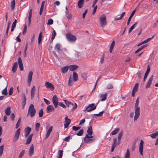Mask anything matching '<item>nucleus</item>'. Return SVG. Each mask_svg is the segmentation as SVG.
<instances>
[{
  "mask_svg": "<svg viewBox=\"0 0 158 158\" xmlns=\"http://www.w3.org/2000/svg\"><path fill=\"white\" fill-rule=\"evenodd\" d=\"M13 88L11 87L10 88V89L9 90V92H8L9 95H10L13 94Z\"/></svg>",
  "mask_w": 158,
  "mask_h": 158,
  "instance_id": "59",
  "label": "nucleus"
},
{
  "mask_svg": "<svg viewBox=\"0 0 158 158\" xmlns=\"http://www.w3.org/2000/svg\"><path fill=\"white\" fill-rule=\"evenodd\" d=\"M158 135V131H156L154 133L150 135V137L152 139L156 138Z\"/></svg>",
  "mask_w": 158,
  "mask_h": 158,
  "instance_id": "35",
  "label": "nucleus"
},
{
  "mask_svg": "<svg viewBox=\"0 0 158 158\" xmlns=\"http://www.w3.org/2000/svg\"><path fill=\"white\" fill-rule=\"evenodd\" d=\"M78 79L77 74L75 72H74L73 74V80L74 81H77Z\"/></svg>",
  "mask_w": 158,
  "mask_h": 158,
  "instance_id": "30",
  "label": "nucleus"
},
{
  "mask_svg": "<svg viewBox=\"0 0 158 158\" xmlns=\"http://www.w3.org/2000/svg\"><path fill=\"white\" fill-rule=\"evenodd\" d=\"M154 36H153L152 37L148 38L147 39L144 40L142 42L139 44L138 45V46H139L143 44L148 43L149 41L151 40L153 37Z\"/></svg>",
  "mask_w": 158,
  "mask_h": 158,
  "instance_id": "20",
  "label": "nucleus"
},
{
  "mask_svg": "<svg viewBox=\"0 0 158 158\" xmlns=\"http://www.w3.org/2000/svg\"><path fill=\"white\" fill-rule=\"evenodd\" d=\"M65 121L64 122V126L65 128H67L71 123V120L68 118V116H66L65 118Z\"/></svg>",
  "mask_w": 158,
  "mask_h": 158,
  "instance_id": "9",
  "label": "nucleus"
},
{
  "mask_svg": "<svg viewBox=\"0 0 158 158\" xmlns=\"http://www.w3.org/2000/svg\"><path fill=\"white\" fill-rule=\"evenodd\" d=\"M137 23L135 22V23L132 25V26L130 27V29L129 30V33H130L132 31L135 29L137 25Z\"/></svg>",
  "mask_w": 158,
  "mask_h": 158,
  "instance_id": "31",
  "label": "nucleus"
},
{
  "mask_svg": "<svg viewBox=\"0 0 158 158\" xmlns=\"http://www.w3.org/2000/svg\"><path fill=\"white\" fill-rule=\"evenodd\" d=\"M58 104L59 106H61L63 108H65L66 107V106H65V105L63 102H59Z\"/></svg>",
  "mask_w": 158,
  "mask_h": 158,
  "instance_id": "56",
  "label": "nucleus"
},
{
  "mask_svg": "<svg viewBox=\"0 0 158 158\" xmlns=\"http://www.w3.org/2000/svg\"><path fill=\"white\" fill-rule=\"evenodd\" d=\"M34 146L33 144L31 145L29 151V155L30 156L32 155L34 153Z\"/></svg>",
  "mask_w": 158,
  "mask_h": 158,
  "instance_id": "18",
  "label": "nucleus"
},
{
  "mask_svg": "<svg viewBox=\"0 0 158 158\" xmlns=\"http://www.w3.org/2000/svg\"><path fill=\"white\" fill-rule=\"evenodd\" d=\"M31 130V128L29 127H27L26 128L25 130L24 135L26 137H27L29 134H30Z\"/></svg>",
  "mask_w": 158,
  "mask_h": 158,
  "instance_id": "13",
  "label": "nucleus"
},
{
  "mask_svg": "<svg viewBox=\"0 0 158 158\" xmlns=\"http://www.w3.org/2000/svg\"><path fill=\"white\" fill-rule=\"evenodd\" d=\"M11 108L10 106L8 107L5 110V113L7 115H9L11 113Z\"/></svg>",
  "mask_w": 158,
  "mask_h": 158,
  "instance_id": "26",
  "label": "nucleus"
},
{
  "mask_svg": "<svg viewBox=\"0 0 158 158\" xmlns=\"http://www.w3.org/2000/svg\"><path fill=\"white\" fill-rule=\"evenodd\" d=\"M52 127L51 126L50 127L49 129L48 130V131H47L46 135V138H47L49 136V135L52 132Z\"/></svg>",
  "mask_w": 158,
  "mask_h": 158,
  "instance_id": "33",
  "label": "nucleus"
},
{
  "mask_svg": "<svg viewBox=\"0 0 158 158\" xmlns=\"http://www.w3.org/2000/svg\"><path fill=\"white\" fill-rule=\"evenodd\" d=\"M113 88V86L111 84H108L107 87L106 88V89H112Z\"/></svg>",
  "mask_w": 158,
  "mask_h": 158,
  "instance_id": "47",
  "label": "nucleus"
},
{
  "mask_svg": "<svg viewBox=\"0 0 158 158\" xmlns=\"http://www.w3.org/2000/svg\"><path fill=\"white\" fill-rule=\"evenodd\" d=\"M123 135V132L122 131H121L119 133L118 139H120Z\"/></svg>",
  "mask_w": 158,
  "mask_h": 158,
  "instance_id": "55",
  "label": "nucleus"
},
{
  "mask_svg": "<svg viewBox=\"0 0 158 158\" xmlns=\"http://www.w3.org/2000/svg\"><path fill=\"white\" fill-rule=\"evenodd\" d=\"M150 68L149 65H148V67L147 69V71H146L145 73L144 76L143 78V81H145V80L147 78V77L150 72Z\"/></svg>",
  "mask_w": 158,
  "mask_h": 158,
  "instance_id": "17",
  "label": "nucleus"
},
{
  "mask_svg": "<svg viewBox=\"0 0 158 158\" xmlns=\"http://www.w3.org/2000/svg\"><path fill=\"white\" fill-rule=\"evenodd\" d=\"M60 45L59 44H57L55 47L54 49L57 52H59L61 50L60 49Z\"/></svg>",
  "mask_w": 158,
  "mask_h": 158,
  "instance_id": "24",
  "label": "nucleus"
},
{
  "mask_svg": "<svg viewBox=\"0 0 158 158\" xmlns=\"http://www.w3.org/2000/svg\"><path fill=\"white\" fill-rule=\"evenodd\" d=\"M63 152L62 150H59L58 152V158H62V156L63 155Z\"/></svg>",
  "mask_w": 158,
  "mask_h": 158,
  "instance_id": "40",
  "label": "nucleus"
},
{
  "mask_svg": "<svg viewBox=\"0 0 158 158\" xmlns=\"http://www.w3.org/2000/svg\"><path fill=\"white\" fill-rule=\"evenodd\" d=\"M93 136H91L89 135L88 134H86L85 137L84 138V141H85L87 140L88 139H89L91 138H92Z\"/></svg>",
  "mask_w": 158,
  "mask_h": 158,
  "instance_id": "44",
  "label": "nucleus"
},
{
  "mask_svg": "<svg viewBox=\"0 0 158 158\" xmlns=\"http://www.w3.org/2000/svg\"><path fill=\"white\" fill-rule=\"evenodd\" d=\"M97 5L95 6L94 7V9H93V11L92 12V14L94 15L96 11V10H97Z\"/></svg>",
  "mask_w": 158,
  "mask_h": 158,
  "instance_id": "64",
  "label": "nucleus"
},
{
  "mask_svg": "<svg viewBox=\"0 0 158 158\" xmlns=\"http://www.w3.org/2000/svg\"><path fill=\"white\" fill-rule=\"evenodd\" d=\"M135 11V10H134L132 12L130 16L129 17V18L128 20V21L127 22V25H128L129 24L131 19L132 18V17L134 15V14Z\"/></svg>",
  "mask_w": 158,
  "mask_h": 158,
  "instance_id": "25",
  "label": "nucleus"
},
{
  "mask_svg": "<svg viewBox=\"0 0 158 158\" xmlns=\"http://www.w3.org/2000/svg\"><path fill=\"white\" fill-rule=\"evenodd\" d=\"M15 6V0L12 1L11 3V9L13 10H14Z\"/></svg>",
  "mask_w": 158,
  "mask_h": 158,
  "instance_id": "36",
  "label": "nucleus"
},
{
  "mask_svg": "<svg viewBox=\"0 0 158 158\" xmlns=\"http://www.w3.org/2000/svg\"><path fill=\"white\" fill-rule=\"evenodd\" d=\"M153 76L151 77L149 79L147 84L146 86V87L147 88L149 87L152 84V81L153 80Z\"/></svg>",
  "mask_w": 158,
  "mask_h": 158,
  "instance_id": "22",
  "label": "nucleus"
},
{
  "mask_svg": "<svg viewBox=\"0 0 158 158\" xmlns=\"http://www.w3.org/2000/svg\"><path fill=\"white\" fill-rule=\"evenodd\" d=\"M100 25L102 27H104L106 25V17L105 14L102 15L99 18Z\"/></svg>",
  "mask_w": 158,
  "mask_h": 158,
  "instance_id": "3",
  "label": "nucleus"
},
{
  "mask_svg": "<svg viewBox=\"0 0 158 158\" xmlns=\"http://www.w3.org/2000/svg\"><path fill=\"white\" fill-rule=\"evenodd\" d=\"M64 101L66 105L68 107H72V109L71 110L73 111L77 107V105L76 103H73L69 102L68 101L64 100Z\"/></svg>",
  "mask_w": 158,
  "mask_h": 158,
  "instance_id": "5",
  "label": "nucleus"
},
{
  "mask_svg": "<svg viewBox=\"0 0 158 158\" xmlns=\"http://www.w3.org/2000/svg\"><path fill=\"white\" fill-rule=\"evenodd\" d=\"M69 68L68 66H65L61 68V70L63 73H65L68 71Z\"/></svg>",
  "mask_w": 158,
  "mask_h": 158,
  "instance_id": "23",
  "label": "nucleus"
},
{
  "mask_svg": "<svg viewBox=\"0 0 158 158\" xmlns=\"http://www.w3.org/2000/svg\"><path fill=\"white\" fill-rule=\"evenodd\" d=\"M80 127H76L75 126H73L72 127V129L74 131H78L81 128Z\"/></svg>",
  "mask_w": 158,
  "mask_h": 158,
  "instance_id": "52",
  "label": "nucleus"
},
{
  "mask_svg": "<svg viewBox=\"0 0 158 158\" xmlns=\"http://www.w3.org/2000/svg\"><path fill=\"white\" fill-rule=\"evenodd\" d=\"M44 100L45 102L47 104V105H49L50 104V102L47 100V99L45 98H44Z\"/></svg>",
  "mask_w": 158,
  "mask_h": 158,
  "instance_id": "62",
  "label": "nucleus"
},
{
  "mask_svg": "<svg viewBox=\"0 0 158 158\" xmlns=\"http://www.w3.org/2000/svg\"><path fill=\"white\" fill-rule=\"evenodd\" d=\"M72 84L73 81L71 79V77H70L69 80L68 85L69 86H71L72 85Z\"/></svg>",
  "mask_w": 158,
  "mask_h": 158,
  "instance_id": "60",
  "label": "nucleus"
},
{
  "mask_svg": "<svg viewBox=\"0 0 158 158\" xmlns=\"http://www.w3.org/2000/svg\"><path fill=\"white\" fill-rule=\"evenodd\" d=\"M27 27L26 25H25L24 27V29L23 32V34L24 35L26 33L27 31Z\"/></svg>",
  "mask_w": 158,
  "mask_h": 158,
  "instance_id": "61",
  "label": "nucleus"
},
{
  "mask_svg": "<svg viewBox=\"0 0 158 158\" xmlns=\"http://www.w3.org/2000/svg\"><path fill=\"white\" fill-rule=\"evenodd\" d=\"M97 106H95L94 103L89 104L87 106L85 107V110L87 112H90L95 110Z\"/></svg>",
  "mask_w": 158,
  "mask_h": 158,
  "instance_id": "6",
  "label": "nucleus"
},
{
  "mask_svg": "<svg viewBox=\"0 0 158 158\" xmlns=\"http://www.w3.org/2000/svg\"><path fill=\"white\" fill-rule=\"evenodd\" d=\"M40 126V124L39 123H37L35 125V130L38 131L39 130V128Z\"/></svg>",
  "mask_w": 158,
  "mask_h": 158,
  "instance_id": "57",
  "label": "nucleus"
},
{
  "mask_svg": "<svg viewBox=\"0 0 158 158\" xmlns=\"http://www.w3.org/2000/svg\"><path fill=\"white\" fill-rule=\"evenodd\" d=\"M31 140L32 139L28 137L27 139L25 144L27 145L29 144L31 142Z\"/></svg>",
  "mask_w": 158,
  "mask_h": 158,
  "instance_id": "46",
  "label": "nucleus"
},
{
  "mask_svg": "<svg viewBox=\"0 0 158 158\" xmlns=\"http://www.w3.org/2000/svg\"><path fill=\"white\" fill-rule=\"evenodd\" d=\"M23 99L22 102V108L23 109L24 108L25 105L26 104V98L25 95H23Z\"/></svg>",
  "mask_w": 158,
  "mask_h": 158,
  "instance_id": "29",
  "label": "nucleus"
},
{
  "mask_svg": "<svg viewBox=\"0 0 158 158\" xmlns=\"http://www.w3.org/2000/svg\"><path fill=\"white\" fill-rule=\"evenodd\" d=\"M117 139L116 138H114V142L113 143V144L112 146H114V147H116L117 146Z\"/></svg>",
  "mask_w": 158,
  "mask_h": 158,
  "instance_id": "58",
  "label": "nucleus"
},
{
  "mask_svg": "<svg viewBox=\"0 0 158 158\" xmlns=\"http://www.w3.org/2000/svg\"><path fill=\"white\" fill-rule=\"evenodd\" d=\"M115 44V41L114 40H113L112 42L110 48V52L111 53L113 51V49L114 46V45Z\"/></svg>",
  "mask_w": 158,
  "mask_h": 158,
  "instance_id": "34",
  "label": "nucleus"
},
{
  "mask_svg": "<svg viewBox=\"0 0 158 158\" xmlns=\"http://www.w3.org/2000/svg\"><path fill=\"white\" fill-rule=\"evenodd\" d=\"M144 142L142 140H141L139 146V151L140 154L142 156H143V145Z\"/></svg>",
  "mask_w": 158,
  "mask_h": 158,
  "instance_id": "7",
  "label": "nucleus"
},
{
  "mask_svg": "<svg viewBox=\"0 0 158 158\" xmlns=\"http://www.w3.org/2000/svg\"><path fill=\"white\" fill-rule=\"evenodd\" d=\"M84 132L83 130L82 129H81L78 132H77L76 135L78 136H81L82 135Z\"/></svg>",
  "mask_w": 158,
  "mask_h": 158,
  "instance_id": "45",
  "label": "nucleus"
},
{
  "mask_svg": "<svg viewBox=\"0 0 158 158\" xmlns=\"http://www.w3.org/2000/svg\"><path fill=\"white\" fill-rule=\"evenodd\" d=\"M21 122V118H19V120L18 121V122L16 123L15 128H17L19 127L20 123Z\"/></svg>",
  "mask_w": 158,
  "mask_h": 158,
  "instance_id": "49",
  "label": "nucleus"
},
{
  "mask_svg": "<svg viewBox=\"0 0 158 158\" xmlns=\"http://www.w3.org/2000/svg\"><path fill=\"white\" fill-rule=\"evenodd\" d=\"M25 153V151L24 150H22L20 153L19 158H22Z\"/></svg>",
  "mask_w": 158,
  "mask_h": 158,
  "instance_id": "51",
  "label": "nucleus"
},
{
  "mask_svg": "<svg viewBox=\"0 0 158 158\" xmlns=\"http://www.w3.org/2000/svg\"><path fill=\"white\" fill-rule=\"evenodd\" d=\"M2 94L5 95H7V89L6 87L2 91Z\"/></svg>",
  "mask_w": 158,
  "mask_h": 158,
  "instance_id": "48",
  "label": "nucleus"
},
{
  "mask_svg": "<svg viewBox=\"0 0 158 158\" xmlns=\"http://www.w3.org/2000/svg\"><path fill=\"white\" fill-rule=\"evenodd\" d=\"M43 114V111L42 109L40 110L39 112V115L40 117H42Z\"/></svg>",
  "mask_w": 158,
  "mask_h": 158,
  "instance_id": "54",
  "label": "nucleus"
},
{
  "mask_svg": "<svg viewBox=\"0 0 158 158\" xmlns=\"http://www.w3.org/2000/svg\"><path fill=\"white\" fill-rule=\"evenodd\" d=\"M52 101L54 107L56 108L58 105L59 103L57 98L56 95H54L53 96L52 98Z\"/></svg>",
  "mask_w": 158,
  "mask_h": 158,
  "instance_id": "8",
  "label": "nucleus"
},
{
  "mask_svg": "<svg viewBox=\"0 0 158 158\" xmlns=\"http://www.w3.org/2000/svg\"><path fill=\"white\" fill-rule=\"evenodd\" d=\"M4 145H2L0 146V156H1L3 153L4 149Z\"/></svg>",
  "mask_w": 158,
  "mask_h": 158,
  "instance_id": "41",
  "label": "nucleus"
},
{
  "mask_svg": "<svg viewBox=\"0 0 158 158\" xmlns=\"http://www.w3.org/2000/svg\"><path fill=\"white\" fill-rule=\"evenodd\" d=\"M66 37L68 40L70 42H74L77 39L76 36L72 35L69 33H68L66 34Z\"/></svg>",
  "mask_w": 158,
  "mask_h": 158,
  "instance_id": "4",
  "label": "nucleus"
},
{
  "mask_svg": "<svg viewBox=\"0 0 158 158\" xmlns=\"http://www.w3.org/2000/svg\"><path fill=\"white\" fill-rule=\"evenodd\" d=\"M45 85L47 88H50L52 90L54 89V87L53 85L50 82H46L45 83Z\"/></svg>",
  "mask_w": 158,
  "mask_h": 158,
  "instance_id": "11",
  "label": "nucleus"
},
{
  "mask_svg": "<svg viewBox=\"0 0 158 158\" xmlns=\"http://www.w3.org/2000/svg\"><path fill=\"white\" fill-rule=\"evenodd\" d=\"M53 21L52 19H50L48 20V24L49 25H51L53 24Z\"/></svg>",
  "mask_w": 158,
  "mask_h": 158,
  "instance_id": "53",
  "label": "nucleus"
},
{
  "mask_svg": "<svg viewBox=\"0 0 158 158\" xmlns=\"http://www.w3.org/2000/svg\"><path fill=\"white\" fill-rule=\"evenodd\" d=\"M78 68V66L76 65H70L69 66V69L70 71H73L77 69Z\"/></svg>",
  "mask_w": 158,
  "mask_h": 158,
  "instance_id": "21",
  "label": "nucleus"
},
{
  "mask_svg": "<svg viewBox=\"0 0 158 158\" xmlns=\"http://www.w3.org/2000/svg\"><path fill=\"white\" fill-rule=\"evenodd\" d=\"M18 66V63L17 62H15L13 64L12 70L13 73H15L16 71Z\"/></svg>",
  "mask_w": 158,
  "mask_h": 158,
  "instance_id": "19",
  "label": "nucleus"
},
{
  "mask_svg": "<svg viewBox=\"0 0 158 158\" xmlns=\"http://www.w3.org/2000/svg\"><path fill=\"white\" fill-rule=\"evenodd\" d=\"M139 84L138 83L136 84L133 89L132 92L135 93L137 90Z\"/></svg>",
  "mask_w": 158,
  "mask_h": 158,
  "instance_id": "37",
  "label": "nucleus"
},
{
  "mask_svg": "<svg viewBox=\"0 0 158 158\" xmlns=\"http://www.w3.org/2000/svg\"><path fill=\"white\" fill-rule=\"evenodd\" d=\"M95 140L94 138H91L85 141V142L87 143H90L93 142Z\"/></svg>",
  "mask_w": 158,
  "mask_h": 158,
  "instance_id": "32",
  "label": "nucleus"
},
{
  "mask_svg": "<svg viewBox=\"0 0 158 158\" xmlns=\"http://www.w3.org/2000/svg\"><path fill=\"white\" fill-rule=\"evenodd\" d=\"M35 88L33 86L31 88V99H33L34 97L35 94Z\"/></svg>",
  "mask_w": 158,
  "mask_h": 158,
  "instance_id": "14",
  "label": "nucleus"
},
{
  "mask_svg": "<svg viewBox=\"0 0 158 158\" xmlns=\"http://www.w3.org/2000/svg\"><path fill=\"white\" fill-rule=\"evenodd\" d=\"M125 158H130V152L128 149L127 150Z\"/></svg>",
  "mask_w": 158,
  "mask_h": 158,
  "instance_id": "39",
  "label": "nucleus"
},
{
  "mask_svg": "<svg viewBox=\"0 0 158 158\" xmlns=\"http://www.w3.org/2000/svg\"><path fill=\"white\" fill-rule=\"evenodd\" d=\"M107 93H105L104 94H101L99 95V98H101V101H104L106 100L107 97Z\"/></svg>",
  "mask_w": 158,
  "mask_h": 158,
  "instance_id": "16",
  "label": "nucleus"
},
{
  "mask_svg": "<svg viewBox=\"0 0 158 158\" xmlns=\"http://www.w3.org/2000/svg\"><path fill=\"white\" fill-rule=\"evenodd\" d=\"M33 75V72L31 71L29 72L27 77V83L28 85H30L32 79V76Z\"/></svg>",
  "mask_w": 158,
  "mask_h": 158,
  "instance_id": "10",
  "label": "nucleus"
},
{
  "mask_svg": "<svg viewBox=\"0 0 158 158\" xmlns=\"http://www.w3.org/2000/svg\"><path fill=\"white\" fill-rule=\"evenodd\" d=\"M87 132L88 134L90 135L91 136L93 134V131L92 130V127L91 126H90L88 128Z\"/></svg>",
  "mask_w": 158,
  "mask_h": 158,
  "instance_id": "28",
  "label": "nucleus"
},
{
  "mask_svg": "<svg viewBox=\"0 0 158 158\" xmlns=\"http://www.w3.org/2000/svg\"><path fill=\"white\" fill-rule=\"evenodd\" d=\"M19 67L21 71H23V65L22 60L20 57H19L18 60Z\"/></svg>",
  "mask_w": 158,
  "mask_h": 158,
  "instance_id": "12",
  "label": "nucleus"
},
{
  "mask_svg": "<svg viewBox=\"0 0 158 158\" xmlns=\"http://www.w3.org/2000/svg\"><path fill=\"white\" fill-rule=\"evenodd\" d=\"M20 129L19 128L17 131L15 133V136L19 138L20 133Z\"/></svg>",
  "mask_w": 158,
  "mask_h": 158,
  "instance_id": "42",
  "label": "nucleus"
},
{
  "mask_svg": "<svg viewBox=\"0 0 158 158\" xmlns=\"http://www.w3.org/2000/svg\"><path fill=\"white\" fill-rule=\"evenodd\" d=\"M36 111L34 105L32 104H31L28 108L27 116H30L31 118L35 116Z\"/></svg>",
  "mask_w": 158,
  "mask_h": 158,
  "instance_id": "2",
  "label": "nucleus"
},
{
  "mask_svg": "<svg viewBox=\"0 0 158 158\" xmlns=\"http://www.w3.org/2000/svg\"><path fill=\"white\" fill-rule=\"evenodd\" d=\"M70 139V136L69 135L65 137L64 139V140L67 142H69V139Z\"/></svg>",
  "mask_w": 158,
  "mask_h": 158,
  "instance_id": "63",
  "label": "nucleus"
},
{
  "mask_svg": "<svg viewBox=\"0 0 158 158\" xmlns=\"http://www.w3.org/2000/svg\"><path fill=\"white\" fill-rule=\"evenodd\" d=\"M87 74L86 73H82L81 74L82 77L85 80H86L87 78Z\"/></svg>",
  "mask_w": 158,
  "mask_h": 158,
  "instance_id": "50",
  "label": "nucleus"
},
{
  "mask_svg": "<svg viewBox=\"0 0 158 158\" xmlns=\"http://www.w3.org/2000/svg\"><path fill=\"white\" fill-rule=\"evenodd\" d=\"M84 0H79L78 2V6L79 8H81L83 6Z\"/></svg>",
  "mask_w": 158,
  "mask_h": 158,
  "instance_id": "27",
  "label": "nucleus"
},
{
  "mask_svg": "<svg viewBox=\"0 0 158 158\" xmlns=\"http://www.w3.org/2000/svg\"><path fill=\"white\" fill-rule=\"evenodd\" d=\"M119 130V129L118 128L115 129L114 130L112 131L111 133V135H113L117 134Z\"/></svg>",
  "mask_w": 158,
  "mask_h": 158,
  "instance_id": "38",
  "label": "nucleus"
},
{
  "mask_svg": "<svg viewBox=\"0 0 158 158\" xmlns=\"http://www.w3.org/2000/svg\"><path fill=\"white\" fill-rule=\"evenodd\" d=\"M54 110V108L52 105L48 106L46 109L47 112L48 113L51 112Z\"/></svg>",
  "mask_w": 158,
  "mask_h": 158,
  "instance_id": "15",
  "label": "nucleus"
},
{
  "mask_svg": "<svg viewBox=\"0 0 158 158\" xmlns=\"http://www.w3.org/2000/svg\"><path fill=\"white\" fill-rule=\"evenodd\" d=\"M42 32H40L39 34V37H38V43L39 44H40V42L42 40Z\"/></svg>",
  "mask_w": 158,
  "mask_h": 158,
  "instance_id": "43",
  "label": "nucleus"
},
{
  "mask_svg": "<svg viewBox=\"0 0 158 158\" xmlns=\"http://www.w3.org/2000/svg\"><path fill=\"white\" fill-rule=\"evenodd\" d=\"M139 98H137L136 101V103L135 105V115L134 117V120L135 121L139 117L140 114L139 109V107H138L139 105Z\"/></svg>",
  "mask_w": 158,
  "mask_h": 158,
  "instance_id": "1",
  "label": "nucleus"
}]
</instances>
